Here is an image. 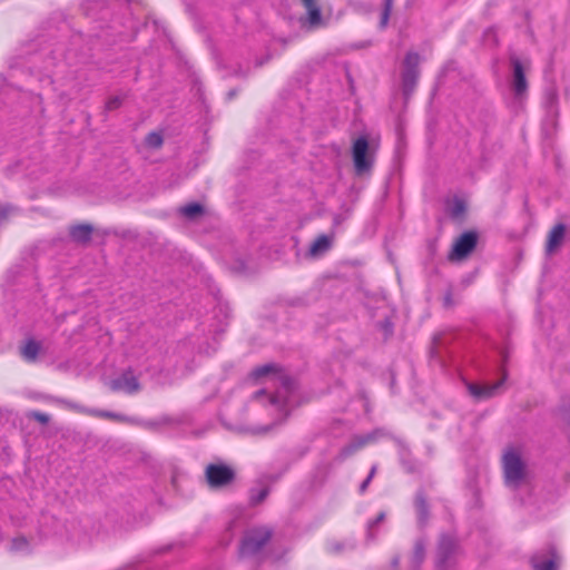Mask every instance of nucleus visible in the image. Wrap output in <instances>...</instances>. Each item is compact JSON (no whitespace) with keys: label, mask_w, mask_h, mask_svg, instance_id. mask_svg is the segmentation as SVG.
Returning <instances> with one entry per match:
<instances>
[{"label":"nucleus","mask_w":570,"mask_h":570,"mask_svg":"<svg viewBox=\"0 0 570 570\" xmlns=\"http://www.w3.org/2000/svg\"><path fill=\"white\" fill-rule=\"evenodd\" d=\"M253 375L255 380L265 385L255 393L256 399H265L282 416L287 415V395L291 392V380L286 373L274 364H266L257 367Z\"/></svg>","instance_id":"f257e3e1"},{"label":"nucleus","mask_w":570,"mask_h":570,"mask_svg":"<svg viewBox=\"0 0 570 570\" xmlns=\"http://www.w3.org/2000/svg\"><path fill=\"white\" fill-rule=\"evenodd\" d=\"M503 469L505 482L515 487L524 476V464L520 453L515 449H509L503 455Z\"/></svg>","instance_id":"f03ea898"},{"label":"nucleus","mask_w":570,"mask_h":570,"mask_svg":"<svg viewBox=\"0 0 570 570\" xmlns=\"http://www.w3.org/2000/svg\"><path fill=\"white\" fill-rule=\"evenodd\" d=\"M271 531L265 528H257L248 531L240 546L242 556H252L261 550V548L269 540Z\"/></svg>","instance_id":"7ed1b4c3"},{"label":"nucleus","mask_w":570,"mask_h":570,"mask_svg":"<svg viewBox=\"0 0 570 570\" xmlns=\"http://www.w3.org/2000/svg\"><path fill=\"white\" fill-rule=\"evenodd\" d=\"M352 154L354 167L357 174H363L370 170L372 159L368 155V141L365 137H360L354 141Z\"/></svg>","instance_id":"20e7f679"},{"label":"nucleus","mask_w":570,"mask_h":570,"mask_svg":"<svg viewBox=\"0 0 570 570\" xmlns=\"http://www.w3.org/2000/svg\"><path fill=\"white\" fill-rule=\"evenodd\" d=\"M206 478L210 487L217 488L229 483L234 478V472L226 465L210 464L206 469Z\"/></svg>","instance_id":"39448f33"},{"label":"nucleus","mask_w":570,"mask_h":570,"mask_svg":"<svg viewBox=\"0 0 570 570\" xmlns=\"http://www.w3.org/2000/svg\"><path fill=\"white\" fill-rule=\"evenodd\" d=\"M476 234L466 232L462 234L454 243L450 254L451 259H462L468 256L476 246Z\"/></svg>","instance_id":"423d86ee"},{"label":"nucleus","mask_w":570,"mask_h":570,"mask_svg":"<svg viewBox=\"0 0 570 570\" xmlns=\"http://www.w3.org/2000/svg\"><path fill=\"white\" fill-rule=\"evenodd\" d=\"M455 542L452 538H443L439 544L436 567L446 570L454 560Z\"/></svg>","instance_id":"0eeeda50"},{"label":"nucleus","mask_w":570,"mask_h":570,"mask_svg":"<svg viewBox=\"0 0 570 570\" xmlns=\"http://www.w3.org/2000/svg\"><path fill=\"white\" fill-rule=\"evenodd\" d=\"M420 62V57L417 53L409 52L404 60V71H403V86L405 91L411 89L417 78L416 67Z\"/></svg>","instance_id":"6e6552de"},{"label":"nucleus","mask_w":570,"mask_h":570,"mask_svg":"<svg viewBox=\"0 0 570 570\" xmlns=\"http://www.w3.org/2000/svg\"><path fill=\"white\" fill-rule=\"evenodd\" d=\"M110 386L114 391L135 393L139 390V383L137 377L131 371H126L117 379L112 380Z\"/></svg>","instance_id":"1a4fd4ad"},{"label":"nucleus","mask_w":570,"mask_h":570,"mask_svg":"<svg viewBox=\"0 0 570 570\" xmlns=\"http://www.w3.org/2000/svg\"><path fill=\"white\" fill-rule=\"evenodd\" d=\"M558 560L559 558L557 553L553 550H550L548 557L535 554L531 562L534 570H557Z\"/></svg>","instance_id":"9d476101"},{"label":"nucleus","mask_w":570,"mask_h":570,"mask_svg":"<svg viewBox=\"0 0 570 570\" xmlns=\"http://www.w3.org/2000/svg\"><path fill=\"white\" fill-rule=\"evenodd\" d=\"M504 379L491 385L468 384L470 393L478 399H488L497 394Z\"/></svg>","instance_id":"9b49d317"},{"label":"nucleus","mask_w":570,"mask_h":570,"mask_svg":"<svg viewBox=\"0 0 570 570\" xmlns=\"http://www.w3.org/2000/svg\"><path fill=\"white\" fill-rule=\"evenodd\" d=\"M566 234L564 225L559 224L552 228V230L549 234L548 242H547V252L548 254H552L556 252L560 245L563 242Z\"/></svg>","instance_id":"f8f14e48"},{"label":"nucleus","mask_w":570,"mask_h":570,"mask_svg":"<svg viewBox=\"0 0 570 570\" xmlns=\"http://www.w3.org/2000/svg\"><path fill=\"white\" fill-rule=\"evenodd\" d=\"M306 11L307 21L311 27H320L322 24L321 9L318 0H302Z\"/></svg>","instance_id":"ddd939ff"},{"label":"nucleus","mask_w":570,"mask_h":570,"mask_svg":"<svg viewBox=\"0 0 570 570\" xmlns=\"http://www.w3.org/2000/svg\"><path fill=\"white\" fill-rule=\"evenodd\" d=\"M513 86L518 96L522 95L527 89V80L523 73L522 65L519 60H513Z\"/></svg>","instance_id":"4468645a"},{"label":"nucleus","mask_w":570,"mask_h":570,"mask_svg":"<svg viewBox=\"0 0 570 570\" xmlns=\"http://www.w3.org/2000/svg\"><path fill=\"white\" fill-rule=\"evenodd\" d=\"M332 245V238L326 235L318 236L309 247V255L317 257L323 255L330 249Z\"/></svg>","instance_id":"2eb2a0df"},{"label":"nucleus","mask_w":570,"mask_h":570,"mask_svg":"<svg viewBox=\"0 0 570 570\" xmlns=\"http://www.w3.org/2000/svg\"><path fill=\"white\" fill-rule=\"evenodd\" d=\"M59 528L58 521L50 515H43L40 524V531L42 537H50L57 533Z\"/></svg>","instance_id":"dca6fc26"},{"label":"nucleus","mask_w":570,"mask_h":570,"mask_svg":"<svg viewBox=\"0 0 570 570\" xmlns=\"http://www.w3.org/2000/svg\"><path fill=\"white\" fill-rule=\"evenodd\" d=\"M92 228L89 225H78L73 226L70 229L71 237L79 243H85L89 240L91 236Z\"/></svg>","instance_id":"f3484780"},{"label":"nucleus","mask_w":570,"mask_h":570,"mask_svg":"<svg viewBox=\"0 0 570 570\" xmlns=\"http://www.w3.org/2000/svg\"><path fill=\"white\" fill-rule=\"evenodd\" d=\"M40 352V344L36 341H28L22 347V355L28 361L36 360L37 355Z\"/></svg>","instance_id":"a211bd4d"},{"label":"nucleus","mask_w":570,"mask_h":570,"mask_svg":"<svg viewBox=\"0 0 570 570\" xmlns=\"http://www.w3.org/2000/svg\"><path fill=\"white\" fill-rule=\"evenodd\" d=\"M11 549L17 552L30 551V542L24 537H18L12 540Z\"/></svg>","instance_id":"6ab92c4d"},{"label":"nucleus","mask_w":570,"mask_h":570,"mask_svg":"<svg viewBox=\"0 0 570 570\" xmlns=\"http://www.w3.org/2000/svg\"><path fill=\"white\" fill-rule=\"evenodd\" d=\"M202 212L203 207L197 203L188 204L180 209V213L188 218H194Z\"/></svg>","instance_id":"aec40b11"},{"label":"nucleus","mask_w":570,"mask_h":570,"mask_svg":"<svg viewBox=\"0 0 570 570\" xmlns=\"http://www.w3.org/2000/svg\"><path fill=\"white\" fill-rule=\"evenodd\" d=\"M424 544L422 542H417L415 544L414 554H413V561L415 564H420L424 559Z\"/></svg>","instance_id":"412c9836"},{"label":"nucleus","mask_w":570,"mask_h":570,"mask_svg":"<svg viewBox=\"0 0 570 570\" xmlns=\"http://www.w3.org/2000/svg\"><path fill=\"white\" fill-rule=\"evenodd\" d=\"M146 142L150 147H159L163 142V138L159 134L151 132L147 136Z\"/></svg>","instance_id":"4be33fe9"},{"label":"nucleus","mask_w":570,"mask_h":570,"mask_svg":"<svg viewBox=\"0 0 570 570\" xmlns=\"http://www.w3.org/2000/svg\"><path fill=\"white\" fill-rule=\"evenodd\" d=\"M415 508H416L420 520H423L426 515V505H425L424 500L421 497L416 498Z\"/></svg>","instance_id":"5701e85b"},{"label":"nucleus","mask_w":570,"mask_h":570,"mask_svg":"<svg viewBox=\"0 0 570 570\" xmlns=\"http://www.w3.org/2000/svg\"><path fill=\"white\" fill-rule=\"evenodd\" d=\"M87 412L89 414H91V415L107 417V419H112V420H120L121 419V416L119 414L111 413V412H105V411H87Z\"/></svg>","instance_id":"b1692460"},{"label":"nucleus","mask_w":570,"mask_h":570,"mask_svg":"<svg viewBox=\"0 0 570 570\" xmlns=\"http://www.w3.org/2000/svg\"><path fill=\"white\" fill-rule=\"evenodd\" d=\"M391 7H392V0H385V8H384V11H383L382 18H381L382 27H385L389 21Z\"/></svg>","instance_id":"393cba45"},{"label":"nucleus","mask_w":570,"mask_h":570,"mask_svg":"<svg viewBox=\"0 0 570 570\" xmlns=\"http://www.w3.org/2000/svg\"><path fill=\"white\" fill-rule=\"evenodd\" d=\"M385 518V514L384 513H380L379 517L376 518V520L372 521L368 523V531L371 532L373 527L379 523V522H382Z\"/></svg>","instance_id":"a878e982"},{"label":"nucleus","mask_w":570,"mask_h":570,"mask_svg":"<svg viewBox=\"0 0 570 570\" xmlns=\"http://www.w3.org/2000/svg\"><path fill=\"white\" fill-rule=\"evenodd\" d=\"M374 473H375V468H372L370 475H368V476H367V479H366V480L361 484V491H364V490L366 489V487L368 485V483H370V481H371L372 476L374 475Z\"/></svg>","instance_id":"bb28decb"},{"label":"nucleus","mask_w":570,"mask_h":570,"mask_svg":"<svg viewBox=\"0 0 570 570\" xmlns=\"http://www.w3.org/2000/svg\"><path fill=\"white\" fill-rule=\"evenodd\" d=\"M267 495V490H262L258 494L257 498L253 497L252 500L254 503H259L261 501H263Z\"/></svg>","instance_id":"cd10ccee"},{"label":"nucleus","mask_w":570,"mask_h":570,"mask_svg":"<svg viewBox=\"0 0 570 570\" xmlns=\"http://www.w3.org/2000/svg\"><path fill=\"white\" fill-rule=\"evenodd\" d=\"M35 417L39 420L42 423H47L49 417L46 414L42 413H35Z\"/></svg>","instance_id":"c85d7f7f"},{"label":"nucleus","mask_w":570,"mask_h":570,"mask_svg":"<svg viewBox=\"0 0 570 570\" xmlns=\"http://www.w3.org/2000/svg\"><path fill=\"white\" fill-rule=\"evenodd\" d=\"M463 212V206L462 204H458V206L455 207V209L453 210V214L455 216H458L459 214H461Z\"/></svg>","instance_id":"c756f323"}]
</instances>
